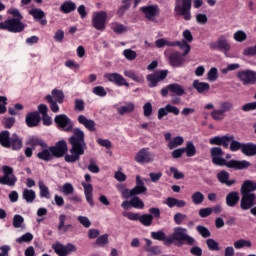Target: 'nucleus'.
Masks as SVG:
<instances>
[{
  "label": "nucleus",
  "mask_w": 256,
  "mask_h": 256,
  "mask_svg": "<svg viewBox=\"0 0 256 256\" xmlns=\"http://www.w3.org/2000/svg\"><path fill=\"white\" fill-rule=\"evenodd\" d=\"M54 123L58 125L59 129L65 131L66 133H71L72 135L68 139L70 148V154H66L64 159L66 163H77L81 159V155H85V150L87 149V143L85 142V132L81 128H74L75 124L71 121V118L66 114L56 115L54 118Z\"/></svg>",
  "instance_id": "nucleus-1"
},
{
  "label": "nucleus",
  "mask_w": 256,
  "mask_h": 256,
  "mask_svg": "<svg viewBox=\"0 0 256 256\" xmlns=\"http://www.w3.org/2000/svg\"><path fill=\"white\" fill-rule=\"evenodd\" d=\"M210 154L212 157V163L214 165H219L220 167H227L228 169H234L235 171H243V169H249V166L251 165V162L247 160L232 159L227 161L223 158L224 152L221 147L211 148Z\"/></svg>",
  "instance_id": "nucleus-2"
},
{
  "label": "nucleus",
  "mask_w": 256,
  "mask_h": 256,
  "mask_svg": "<svg viewBox=\"0 0 256 256\" xmlns=\"http://www.w3.org/2000/svg\"><path fill=\"white\" fill-rule=\"evenodd\" d=\"M197 243L195 238L189 235V230L181 226L175 227L172 235H170V246L183 247V245L193 246Z\"/></svg>",
  "instance_id": "nucleus-3"
},
{
  "label": "nucleus",
  "mask_w": 256,
  "mask_h": 256,
  "mask_svg": "<svg viewBox=\"0 0 256 256\" xmlns=\"http://www.w3.org/2000/svg\"><path fill=\"white\" fill-rule=\"evenodd\" d=\"M191 3L192 0H176L174 11L185 21H191Z\"/></svg>",
  "instance_id": "nucleus-4"
},
{
  "label": "nucleus",
  "mask_w": 256,
  "mask_h": 256,
  "mask_svg": "<svg viewBox=\"0 0 256 256\" xmlns=\"http://www.w3.org/2000/svg\"><path fill=\"white\" fill-rule=\"evenodd\" d=\"M25 27H27L25 23L15 18H10L0 23V29L10 33H22V31H25Z\"/></svg>",
  "instance_id": "nucleus-5"
},
{
  "label": "nucleus",
  "mask_w": 256,
  "mask_h": 256,
  "mask_svg": "<svg viewBox=\"0 0 256 256\" xmlns=\"http://www.w3.org/2000/svg\"><path fill=\"white\" fill-rule=\"evenodd\" d=\"M167 75H169V70H159L152 74H148L146 76V80L149 83L148 87H157L159 82L165 81V79H167Z\"/></svg>",
  "instance_id": "nucleus-6"
},
{
  "label": "nucleus",
  "mask_w": 256,
  "mask_h": 256,
  "mask_svg": "<svg viewBox=\"0 0 256 256\" xmlns=\"http://www.w3.org/2000/svg\"><path fill=\"white\" fill-rule=\"evenodd\" d=\"M237 79L241 81L242 85H255L256 72L253 70H240L237 72Z\"/></svg>",
  "instance_id": "nucleus-7"
},
{
  "label": "nucleus",
  "mask_w": 256,
  "mask_h": 256,
  "mask_svg": "<svg viewBox=\"0 0 256 256\" xmlns=\"http://www.w3.org/2000/svg\"><path fill=\"white\" fill-rule=\"evenodd\" d=\"M210 49L223 51L224 53H229L231 51V44L227 40V36L221 35L215 42L209 44Z\"/></svg>",
  "instance_id": "nucleus-8"
},
{
  "label": "nucleus",
  "mask_w": 256,
  "mask_h": 256,
  "mask_svg": "<svg viewBox=\"0 0 256 256\" xmlns=\"http://www.w3.org/2000/svg\"><path fill=\"white\" fill-rule=\"evenodd\" d=\"M140 11L148 21H152L153 23H155L157 17H159V13L161 12L158 5H147L141 7Z\"/></svg>",
  "instance_id": "nucleus-9"
},
{
  "label": "nucleus",
  "mask_w": 256,
  "mask_h": 256,
  "mask_svg": "<svg viewBox=\"0 0 256 256\" xmlns=\"http://www.w3.org/2000/svg\"><path fill=\"white\" fill-rule=\"evenodd\" d=\"M105 23H107V12L101 11L94 14L92 18V26L97 31H105Z\"/></svg>",
  "instance_id": "nucleus-10"
},
{
  "label": "nucleus",
  "mask_w": 256,
  "mask_h": 256,
  "mask_svg": "<svg viewBox=\"0 0 256 256\" xmlns=\"http://www.w3.org/2000/svg\"><path fill=\"white\" fill-rule=\"evenodd\" d=\"M52 249L57 253L59 256H67L71 253H75L77 251V247L71 243L67 245H63L61 243H56L52 245Z\"/></svg>",
  "instance_id": "nucleus-11"
},
{
  "label": "nucleus",
  "mask_w": 256,
  "mask_h": 256,
  "mask_svg": "<svg viewBox=\"0 0 256 256\" xmlns=\"http://www.w3.org/2000/svg\"><path fill=\"white\" fill-rule=\"evenodd\" d=\"M2 171L4 173L2 177V185L14 187V185L17 183V176L13 174V169L9 166H3Z\"/></svg>",
  "instance_id": "nucleus-12"
},
{
  "label": "nucleus",
  "mask_w": 256,
  "mask_h": 256,
  "mask_svg": "<svg viewBox=\"0 0 256 256\" xmlns=\"http://www.w3.org/2000/svg\"><path fill=\"white\" fill-rule=\"evenodd\" d=\"M134 160L140 164L153 163L155 156L149 151V148H142L136 154Z\"/></svg>",
  "instance_id": "nucleus-13"
},
{
  "label": "nucleus",
  "mask_w": 256,
  "mask_h": 256,
  "mask_svg": "<svg viewBox=\"0 0 256 256\" xmlns=\"http://www.w3.org/2000/svg\"><path fill=\"white\" fill-rule=\"evenodd\" d=\"M240 208L242 211H249V209L256 205V194H241Z\"/></svg>",
  "instance_id": "nucleus-14"
},
{
  "label": "nucleus",
  "mask_w": 256,
  "mask_h": 256,
  "mask_svg": "<svg viewBox=\"0 0 256 256\" xmlns=\"http://www.w3.org/2000/svg\"><path fill=\"white\" fill-rule=\"evenodd\" d=\"M51 154L53 157H63L67 155V142L65 140L58 141L55 146L50 147Z\"/></svg>",
  "instance_id": "nucleus-15"
},
{
  "label": "nucleus",
  "mask_w": 256,
  "mask_h": 256,
  "mask_svg": "<svg viewBox=\"0 0 256 256\" xmlns=\"http://www.w3.org/2000/svg\"><path fill=\"white\" fill-rule=\"evenodd\" d=\"M105 79L110 81V83H115V85H118V87H129V83L121 74L119 73H108L105 74Z\"/></svg>",
  "instance_id": "nucleus-16"
},
{
  "label": "nucleus",
  "mask_w": 256,
  "mask_h": 256,
  "mask_svg": "<svg viewBox=\"0 0 256 256\" xmlns=\"http://www.w3.org/2000/svg\"><path fill=\"white\" fill-rule=\"evenodd\" d=\"M233 139V135L215 136L209 140L210 145H219L224 147V149L229 148V143Z\"/></svg>",
  "instance_id": "nucleus-17"
},
{
  "label": "nucleus",
  "mask_w": 256,
  "mask_h": 256,
  "mask_svg": "<svg viewBox=\"0 0 256 256\" xmlns=\"http://www.w3.org/2000/svg\"><path fill=\"white\" fill-rule=\"evenodd\" d=\"M216 177L219 183L226 185L227 187H233V185L237 183L236 179L229 180L230 174L227 172V170H221L219 173H217Z\"/></svg>",
  "instance_id": "nucleus-18"
},
{
  "label": "nucleus",
  "mask_w": 256,
  "mask_h": 256,
  "mask_svg": "<svg viewBox=\"0 0 256 256\" xmlns=\"http://www.w3.org/2000/svg\"><path fill=\"white\" fill-rule=\"evenodd\" d=\"M147 193V186H145V182H143V179H141V176H136V185L134 188H132V194L134 197H137V195H145Z\"/></svg>",
  "instance_id": "nucleus-19"
},
{
  "label": "nucleus",
  "mask_w": 256,
  "mask_h": 256,
  "mask_svg": "<svg viewBox=\"0 0 256 256\" xmlns=\"http://www.w3.org/2000/svg\"><path fill=\"white\" fill-rule=\"evenodd\" d=\"M151 238L154 239V241H162L166 247H170V236H167L163 230L151 232Z\"/></svg>",
  "instance_id": "nucleus-20"
},
{
  "label": "nucleus",
  "mask_w": 256,
  "mask_h": 256,
  "mask_svg": "<svg viewBox=\"0 0 256 256\" xmlns=\"http://www.w3.org/2000/svg\"><path fill=\"white\" fill-rule=\"evenodd\" d=\"M254 191H256V182L252 180H246L242 183L240 188L241 194L255 195V193H253Z\"/></svg>",
  "instance_id": "nucleus-21"
},
{
  "label": "nucleus",
  "mask_w": 256,
  "mask_h": 256,
  "mask_svg": "<svg viewBox=\"0 0 256 256\" xmlns=\"http://www.w3.org/2000/svg\"><path fill=\"white\" fill-rule=\"evenodd\" d=\"M241 197L238 191H231L226 195L227 207H236L239 204Z\"/></svg>",
  "instance_id": "nucleus-22"
},
{
  "label": "nucleus",
  "mask_w": 256,
  "mask_h": 256,
  "mask_svg": "<svg viewBox=\"0 0 256 256\" xmlns=\"http://www.w3.org/2000/svg\"><path fill=\"white\" fill-rule=\"evenodd\" d=\"M168 59L172 67H181V65L185 63V58L183 57V54L179 52H173Z\"/></svg>",
  "instance_id": "nucleus-23"
},
{
  "label": "nucleus",
  "mask_w": 256,
  "mask_h": 256,
  "mask_svg": "<svg viewBox=\"0 0 256 256\" xmlns=\"http://www.w3.org/2000/svg\"><path fill=\"white\" fill-rule=\"evenodd\" d=\"M192 87L197 91V93H200L201 95L209 93V89H211V85H209V83L201 82L199 80H194Z\"/></svg>",
  "instance_id": "nucleus-24"
},
{
  "label": "nucleus",
  "mask_w": 256,
  "mask_h": 256,
  "mask_svg": "<svg viewBox=\"0 0 256 256\" xmlns=\"http://www.w3.org/2000/svg\"><path fill=\"white\" fill-rule=\"evenodd\" d=\"M171 97H183L186 94L185 88L181 84L173 83L168 85Z\"/></svg>",
  "instance_id": "nucleus-25"
},
{
  "label": "nucleus",
  "mask_w": 256,
  "mask_h": 256,
  "mask_svg": "<svg viewBox=\"0 0 256 256\" xmlns=\"http://www.w3.org/2000/svg\"><path fill=\"white\" fill-rule=\"evenodd\" d=\"M41 122L39 112H30L26 115V124L28 127H37Z\"/></svg>",
  "instance_id": "nucleus-26"
},
{
  "label": "nucleus",
  "mask_w": 256,
  "mask_h": 256,
  "mask_svg": "<svg viewBox=\"0 0 256 256\" xmlns=\"http://www.w3.org/2000/svg\"><path fill=\"white\" fill-rule=\"evenodd\" d=\"M82 187L84 188V194H85L87 203L90 204V207H94L95 202L93 201V185L82 182Z\"/></svg>",
  "instance_id": "nucleus-27"
},
{
  "label": "nucleus",
  "mask_w": 256,
  "mask_h": 256,
  "mask_svg": "<svg viewBox=\"0 0 256 256\" xmlns=\"http://www.w3.org/2000/svg\"><path fill=\"white\" fill-rule=\"evenodd\" d=\"M29 15H31L35 21H40L42 25H47V19H43L45 17V12L39 8H35L29 11Z\"/></svg>",
  "instance_id": "nucleus-28"
},
{
  "label": "nucleus",
  "mask_w": 256,
  "mask_h": 256,
  "mask_svg": "<svg viewBox=\"0 0 256 256\" xmlns=\"http://www.w3.org/2000/svg\"><path fill=\"white\" fill-rule=\"evenodd\" d=\"M77 9V4L71 0L64 1L62 5L60 6L61 13H64L65 15H69V13H73Z\"/></svg>",
  "instance_id": "nucleus-29"
},
{
  "label": "nucleus",
  "mask_w": 256,
  "mask_h": 256,
  "mask_svg": "<svg viewBox=\"0 0 256 256\" xmlns=\"http://www.w3.org/2000/svg\"><path fill=\"white\" fill-rule=\"evenodd\" d=\"M78 123L84 125L88 131H95V120L88 119L85 115L78 116Z\"/></svg>",
  "instance_id": "nucleus-30"
},
{
  "label": "nucleus",
  "mask_w": 256,
  "mask_h": 256,
  "mask_svg": "<svg viewBox=\"0 0 256 256\" xmlns=\"http://www.w3.org/2000/svg\"><path fill=\"white\" fill-rule=\"evenodd\" d=\"M0 145L6 149L11 147V134L9 133V130L0 132Z\"/></svg>",
  "instance_id": "nucleus-31"
},
{
  "label": "nucleus",
  "mask_w": 256,
  "mask_h": 256,
  "mask_svg": "<svg viewBox=\"0 0 256 256\" xmlns=\"http://www.w3.org/2000/svg\"><path fill=\"white\" fill-rule=\"evenodd\" d=\"M242 153L246 157H253L256 155V144L253 143H243Z\"/></svg>",
  "instance_id": "nucleus-32"
},
{
  "label": "nucleus",
  "mask_w": 256,
  "mask_h": 256,
  "mask_svg": "<svg viewBox=\"0 0 256 256\" xmlns=\"http://www.w3.org/2000/svg\"><path fill=\"white\" fill-rule=\"evenodd\" d=\"M125 77L132 79L135 83H145V77L143 74H136L133 70H125L124 71Z\"/></svg>",
  "instance_id": "nucleus-33"
},
{
  "label": "nucleus",
  "mask_w": 256,
  "mask_h": 256,
  "mask_svg": "<svg viewBox=\"0 0 256 256\" xmlns=\"http://www.w3.org/2000/svg\"><path fill=\"white\" fill-rule=\"evenodd\" d=\"M172 47H179V49L184 51L182 54L183 57H186V55H189V53L191 52V45L183 40L172 42Z\"/></svg>",
  "instance_id": "nucleus-34"
},
{
  "label": "nucleus",
  "mask_w": 256,
  "mask_h": 256,
  "mask_svg": "<svg viewBox=\"0 0 256 256\" xmlns=\"http://www.w3.org/2000/svg\"><path fill=\"white\" fill-rule=\"evenodd\" d=\"M10 147H12L13 151H19L23 147V141L17 134H13L10 138Z\"/></svg>",
  "instance_id": "nucleus-35"
},
{
  "label": "nucleus",
  "mask_w": 256,
  "mask_h": 256,
  "mask_svg": "<svg viewBox=\"0 0 256 256\" xmlns=\"http://www.w3.org/2000/svg\"><path fill=\"white\" fill-rule=\"evenodd\" d=\"M117 111L120 115H127L129 113H133V111H135V103L128 102L124 106L117 108Z\"/></svg>",
  "instance_id": "nucleus-36"
},
{
  "label": "nucleus",
  "mask_w": 256,
  "mask_h": 256,
  "mask_svg": "<svg viewBox=\"0 0 256 256\" xmlns=\"http://www.w3.org/2000/svg\"><path fill=\"white\" fill-rule=\"evenodd\" d=\"M38 187H39V191H40V197H42L44 199H51V192L49 191V187H47V185H45V182L40 180L38 182Z\"/></svg>",
  "instance_id": "nucleus-37"
},
{
  "label": "nucleus",
  "mask_w": 256,
  "mask_h": 256,
  "mask_svg": "<svg viewBox=\"0 0 256 256\" xmlns=\"http://www.w3.org/2000/svg\"><path fill=\"white\" fill-rule=\"evenodd\" d=\"M183 150L184 153H186V157H195V155H197V148L192 141H188Z\"/></svg>",
  "instance_id": "nucleus-38"
},
{
  "label": "nucleus",
  "mask_w": 256,
  "mask_h": 256,
  "mask_svg": "<svg viewBox=\"0 0 256 256\" xmlns=\"http://www.w3.org/2000/svg\"><path fill=\"white\" fill-rule=\"evenodd\" d=\"M27 145H30V147H33V148L40 146L42 147V149H47V143H45L43 140L35 136H33L28 140Z\"/></svg>",
  "instance_id": "nucleus-39"
},
{
  "label": "nucleus",
  "mask_w": 256,
  "mask_h": 256,
  "mask_svg": "<svg viewBox=\"0 0 256 256\" xmlns=\"http://www.w3.org/2000/svg\"><path fill=\"white\" fill-rule=\"evenodd\" d=\"M37 157L41 159V161H51V159H53L51 147L49 149L43 148V150L37 154Z\"/></svg>",
  "instance_id": "nucleus-40"
},
{
  "label": "nucleus",
  "mask_w": 256,
  "mask_h": 256,
  "mask_svg": "<svg viewBox=\"0 0 256 256\" xmlns=\"http://www.w3.org/2000/svg\"><path fill=\"white\" fill-rule=\"evenodd\" d=\"M117 189L119 193H121L122 199H129L131 197H134L133 190L125 187V185H119Z\"/></svg>",
  "instance_id": "nucleus-41"
},
{
  "label": "nucleus",
  "mask_w": 256,
  "mask_h": 256,
  "mask_svg": "<svg viewBox=\"0 0 256 256\" xmlns=\"http://www.w3.org/2000/svg\"><path fill=\"white\" fill-rule=\"evenodd\" d=\"M139 221L144 227H151L153 225V215L151 214H143L140 215Z\"/></svg>",
  "instance_id": "nucleus-42"
},
{
  "label": "nucleus",
  "mask_w": 256,
  "mask_h": 256,
  "mask_svg": "<svg viewBox=\"0 0 256 256\" xmlns=\"http://www.w3.org/2000/svg\"><path fill=\"white\" fill-rule=\"evenodd\" d=\"M130 203L134 209H145V202H143V200H141V198L138 196H133L130 199Z\"/></svg>",
  "instance_id": "nucleus-43"
},
{
  "label": "nucleus",
  "mask_w": 256,
  "mask_h": 256,
  "mask_svg": "<svg viewBox=\"0 0 256 256\" xmlns=\"http://www.w3.org/2000/svg\"><path fill=\"white\" fill-rule=\"evenodd\" d=\"M191 200L194 205H201L205 201V195L200 191H196L191 195Z\"/></svg>",
  "instance_id": "nucleus-44"
},
{
  "label": "nucleus",
  "mask_w": 256,
  "mask_h": 256,
  "mask_svg": "<svg viewBox=\"0 0 256 256\" xmlns=\"http://www.w3.org/2000/svg\"><path fill=\"white\" fill-rule=\"evenodd\" d=\"M130 7L131 3H129V0H122V6L118 8L116 15H118V17H123L125 12L129 11Z\"/></svg>",
  "instance_id": "nucleus-45"
},
{
  "label": "nucleus",
  "mask_w": 256,
  "mask_h": 256,
  "mask_svg": "<svg viewBox=\"0 0 256 256\" xmlns=\"http://www.w3.org/2000/svg\"><path fill=\"white\" fill-rule=\"evenodd\" d=\"M60 191L61 193H63V195L68 196L73 195V193H75V188L73 187V184L67 182L64 183L62 187H60Z\"/></svg>",
  "instance_id": "nucleus-46"
},
{
  "label": "nucleus",
  "mask_w": 256,
  "mask_h": 256,
  "mask_svg": "<svg viewBox=\"0 0 256 256\" xmlns=\"http://www.w3.org/2000/svg\"><path fill=\"white\" fill-rule=\"evenodd\" d=\"M22 197L26 200V203H33V201H35L36 194L33 190L24 189Z\"/></svg>",
  "instance_id": "nucleus-47"
},
{
  "label": "nucleus",
  "mask_w": 256,
  "mask_h": 256,
  "mask_svg": "<svg viewBox=\"0 0 256 256\" xmlns=\"http://www.w3.org/2000/svg\"><path fill=\"white\" fill-rule=\"evenodd\" d=\"M212 119H214V121H223V119H225V117L227 116L220 108L219 109H214L211 113H210Z\"/></svg>",
  "instance_id": "nucleus-48"
},
{
  "label": "nucleus",
  "mask_w": 256,
  "mask_h": 256,
  "mask_svg": "<svg viewBox=\"0 0 256 256\" xmlns=\"http://www.w3.org/2000/svg\"><path fill=\"white\" fill-rule=\"evenodd\" d=\"M46 101L49 103L52 113H59V105L57 104V101L53 99V96L47 95Z\"/></svg>",
  "instance_id": "nucleus-49"
},
{
  "label": "nucleus",
  "mask_w": 256,
  "mask_h": 256,
  "mask_svg": "<svg viewBox=\"0 0 256 256\" xmlns=\"http://www.w3.org/2000/svg\"><path fill=\"white\" fill-rule=\"evenodd\" d=\"M185 140L183 139L182 136H177L174 137L168 144V149H175L177 147H179L180 145H183V142Z\"/></svg>",
  "instance_id": "nucleus-50"
},
{
  "label": "nucleus",
  "mask_w": 256,
  "mask_h": 256,
  "mask_svg": "<svg viewBox=\"0 0 256 256\" xmlns=\"http://www.w3.org/2000/svg\"><path fill=\"white\" fill-rule=\"evenodd\" d=\"M206 245L209 251H221V247H219V242L215 241V239L213 238L207 239Z\"/></svg>",
  "instance_id": "nucleus-51"
},
{
  "label": "nucleus",
  "mask_w": 256,
  "mask_h": 256,
  "mask_svg": "<svg viewBox=\"0 0 256 256\" xmlns=\"http://www.w3.org/2000/svg\"><path fill=\"white\" fill-rule=\"evenodd\" d=\"M235 106L233 105V102L227 100L220 102V109L223 111V113H229V111H233Z\"/></svg>",
  "instance_id": "nucleus-52"
},
{
  "label": "nucleus",
  "mask_w": 256,
  "mask_h": 256,
  "mask_svg": "<svg viewBox=\"0 0 256 256\" xmlns=\"http://www.w3.org/2000/svg\"><path fill=\"white\" fill-rule=\"evenodd\" d=\"M234 41H237V43H243V41H247V33L243 30H238L233 35Z\"/></svg>",
  "instance_id": "nucleus-53"
},
{
  "label": "nucleus",
  "mask_w": 256,
  "mask_h": 256,
  "mask_svg": "<svg viewBox=\"0 0 256 256\" xmlns=\"http://www.w3.org/2000/svg\"><path fill=\"white\" fill-rule=\"evenodd\" d=\"M197 233L201 235L204 239H208V237H211V231H209V228L203 226V225H198L196 227Z\"/></svg>",
  "instance_id": "nucleus-54"
},
{
  "label": "nucleus",
  "mask_w": 256,
  "mask_h": 256,
  "mask_svg": "<svg viewBox=\"0 0 256 256\" xmlns=\"http://www.w3.org/2000/svg\"><path fill=\"white\" fill-rule=\"evenodd\" d=\"M52 96L54 97L55 101H57L60 104L63 103L65 99V94L63 93V90H52Z\"/></svg>",
  "instance_id": "nucleus-55"
},
{
  "label": "nucleus",
  "mask_w": 256,
  "mask_h": 256,
  "mask_svg": "<svg viewBox=\"0 0 256 256\" xmlns=\"http://www.w3.org/2000/svg\"><path fill=\"white\" fill-rule=\"evenodd\" d=\"M243 151V143H240L239 141L235 140V136H233L232 140H230V151Z\"/></svg>",
  "instance_id": "nucleus-56"
},
{
  "label": "nucleus",
  "mask_w": 256,
  "mask_h": 256,
  "mask_svg": "<svg viewBox=\"0 0 256 256\" xmlns=\"http://www.w3.org/2000/svg\"><path fill=\"white\" fill-rule=\"evenodd\" d=\"M13 227L15 229H19L22 227L23 223H25V219L23 218V216L16 214L13 217Z\"/></svg>",
  "instance_id": "nucleus-57"
},
{
  "label": "nucleus",
  "mask_w": 256,
  "mask_h": 256,
  "mask_svg": "<svg viewBox=\"0 0 256 256\" xmlns=\"http://www.w3.org/2000/svg\"><path fill=\"white\" fill-rule=\"evenodd\" d=\"M219 78V73L217 71V68L212 67L208 73H207V79L208 81H210L211 83L215 82L216 79Z\"/></svg>",
  "instance_id": "nucleus-58"
},
{
  "label": "nucleus",
  "mask_w": 256,
  "mask_h": 256,
  "mask_svg": "<svg viewBox=\"0 0 256 256\" xmlns=\"http://www.w3.org/2000/svg\"><path fill=\"white\" fill-rule=\"evenodd\" d=\"M107 243H109V234L101 235L95 241V245H98L99 247H105Z\"/></svg>",
  "instance_id": "nucleus-59"
},
{
  "label": "nucleus",
  "mask_w": 256,
  "mask_h": 256,
  "mask_svg": "<svg viewBox=\"0 0 256 256\" xmlns=\"http://www.w3.org/2000/svg\"><path fill=\"white\" fill-rule=\"evenodd\" d=\"M251 241L245 240V239H240L236 242H234V247L235 249H243V247H251Z\"/></svg>",
  "instance_id": "nucleus-60"
},
{
  "label": "nucleus",
  "mask_w": 256,
  "mask_h": 256,
  "mask_svg": "<svg viewBox=\"0 0 256 256\" xmlns=\"http://www.w3.org/2000/svg\"><path fill=\"white\" fill-rule=\"evenodd\" d=\"M112 31H114L116 35H121L123 33H127V27H125L123 24L116 23L112 27Z\"/></svg>",
  "instance_id": "nucleus-61"
},
{
  "label": "nucleus",
  "mask_w": 256,
  "mask_h": 256,
  "mask_svg": "<svg viewBox=\"0 0 256 256\" xmlns=\"http://www.w3.org/2000/svg\"><path fill=\"white\" fill-rule=\"evenodd\" d=\"M123 55L128 61H135L137 59V52L133 51L132 49H126L123 51Z\"/></svg>",
  "instance_id": "nucleus-62"
},
{
  "label": "nucleus",
  "mask_w": 256,
  "mask_h": 256,
  "mask_svg": "<svg viewBox=\"0 0 256 256\" xmlns=\"http://www.w3.org/2000/svg\"><path fill=\"white\" fill-rule=\"evenodd\" d=\"M31 241H33V234H31L29 232L22 235L20 238L16 239L17 243H31Z\"/></svg>",
  "instance_id": "nucleus-63"
},
{
  "label": "nucleus",
  "mask_w": 256,
  "mask_h": 256,
  "mask_svg": "<svg viewBox=\"0 0 256 256\" xmlns=\"http://www.w3.org/2000/svg\"><path fill=\"white\" fill-rule=\"evenodd\" d=\"M241 110L245 113H249V111H256V102H249L242 105Z\"/></svg>",
  "instance_id": "nucleus-64"
}]
</instances>
